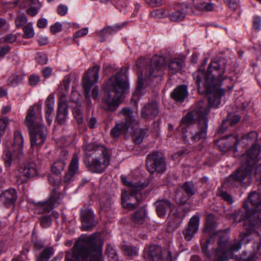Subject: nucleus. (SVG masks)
<instances>
[{
  "label": "nucleus",
  "mask_w": 261,
  "mask_h": 261,
  "mask_svg": "<svg viewBox=\"0 0 261 261\" xmlns=\"http://www.w3.org/2000/svg\"><path fill=\"white\" fill-rule=\"evenodd\" d=\"M258 134L256 132L252 131L244 135L239 138L238 137L230 136L228 140L233 142V145H229L227 147L228 149L233 148L234 153H237L242 147L247 148L249 146L250 148L246 150L240 156L241 166L234 174L230 175L226 180L224 184L233 185L234 182L238 180L243 182L248 177L250 178V172L255 166L258 160L260 150V146L256 143Z\"/></svg>",
  "instance_id": "nucleus-1"
},
{
  "label": "nucleus",
  "mask_w": 261,
  "mask_h": 261,
  "mask_svg": "<svg viewBox=\"0 0 261 261\" xmlns=\"http://www.w3.org/2000/svg\"><path fill=\"white\" fill-rule=\"evenodd\" d=\"M224 71L225 65L223 63L213 61L209 64L206 72L199 69L193 73V77L198 86L199 92L205 94L210 107H218L221 97L224 95V90L220 87V83L225 77L223 76Z\"/></svg>",
  "instance_id": "nucleus-2"
},
{
  "label": "nucleus",
  "mask_w": 261,
  "mask_h": 261,
  "mask_svg": "<svg viewBox=\"0 0 261 261\" xmlns=\"http://www.w3.org/2000/svg\"><path fill=\"white\" fill-rule=\"evenodd\" d=\"M208 109L199 105L197 109L188 113L181 120L177 130L181 132L184 140L196 142L203 138L206 134Z\"/></svg>",
  "instance_id": "nucleus-3"
},
{
  "label": "nucleus",
  "mask_w": 261,
  "mask_h": 261,
  "mask_svg": "<svg viewBox=\"0 0 261 261\" xmlns=\"http://www.w3.org/2000/svg\"><path fill=\"white\" fill-rule=\"evenodd\" d=\"M102 247L96 234L82 235L72 250L67 252L65 261H103Z\"/></svg>",
  "instance_id": "nucleus-4"
},
{
  "label": "nucleus",
  "mask_w": 261,
  "mask_h": 261,
  "mask_svg": "<svg viewBox=\"0 0 261 261\" xmlns=\"http://www.w3.org/2000/svg\"><path fill=\"white\" fill-rule=\"evenodd\" d=\"M250 202L256 207L251 210L249 205L245 203L243 207L235 211L229 218L236 223L244 221V225L247 230L261 227V195L256 192L251 193L248 197Z\"/></svg>",
  "instance_id": "nucleus-5"
},
{
  "label": "nucleus",
  "mask_w": 261,
  "mask_h": 261,
  "mask_svg": "<svg viewBox=\"0 0 261 261\" xmlns=\"http://www.w3.org/2000/svg\"><path fill=\"white\" fill-rule=\"evenodd\" d=\"M125 71L121 70L111 76L103 87L106 94L105 101L111 111H115L123 101L124 94L129 88Z\"/></svg>",
  "instance_id": "nucleus-6"
},
{
  "label": "nucleus",
  "mask_w": 261,
  "mask_h": 261,
  "mask_svg": "<svg viewBox=\"0 0 261 261\" xmlns=\"http://www.w3.org/2000/svg\"><path fill=\"white\" fill-rule=\"evenodd\" d=\"M250 233L249 232L241 233L240 240H236L232 244L229 243V237L226 230L215 233L214 238H217V247L214 254L217 260L224 261L233 257V253L239 251L242 244H248L250 240Z\"/></svg>",
  "instance_id": "nucleus-7"
},
{
  "label": "nucleus",
  "mask_w": 261,
  "mask_h": 261,
  "mask_svg": "<svg viewBox=\"0 0 261 261\" xmlns=\"http://www.w3.org/2000/svg\"><path fill=\"white\" fill-rule=\"evenodd\" d=\"M123 184L126 187L123 190L121 194V204L124 208L134 209L137 203L140 200L138 196L140 195V190L144 187V184L134 183L128 181L125 177L122 176Z\"/></svg>",
  "instance_id": "nucleus-8"
},
{
  "label": "nucleus",
  "mask_w": 261,
  "mask_h": 261,
  "mask_svg": "<svg viewBox=\"0 0 261 261\" xmlns=\"http://www.w3.org/2000/svg\"><path fill=\"white\" fill-rule=\"evenodd\" d=\"M165 62V60L163 57L155 55L153 56L151 60V70L147 74L145 73L144 78H143V73L142 72L140 73L139 71H137L138 81L136 90L133 95L134 98L137 96L143 94V90L145 87L146 83V77H148L149 79H152L153 77L160 76L161 75Z\"/></svg>",
  "instance_id": "nucleus-9"
},
{
  "label": "nucleus",
  "mask_w": 261,
  "mask_h": 261,
  "mask_svg": "<svg viewBox=\"0 0 261 261\" xmlns=\"http://www.w3.org/2000/svg\"><path fill=\"white\" fill-rule=\"evenodd\" d=\"M23 138L19 131L14 133V143L11 148L6 147L3 156L6 168L12 164H17L18 159L22 155Z\"/></svg>",
  "instance_id": "nucleus-10"
},
{
  "label": "nucleus",
  "mask_w": 261,
  "mask_h": 261,
  "mask_svg": "<svg viewBox=\"0 0 261 261\" xmlns=\"http://www.w3.org/2000/svg\"><path fill=\"white\" fill-rule=\"evenodd\" d=\"M118 116L124 118L125 121L117 123L111 131V135L113 138L118 137L120 134L127 132L134 119L133 112L129 108H123L118 113Z\"/></svg>",
  "instance_id": "nucleus-11"
},
{
  "label": "nucleus",
  "mask_w": 261,
  "mask_h": 261,
  "mask_svg": "<svg viewBox=\"0 0 261 261\" xmlns=\"http://www.w3.org/2000/svg\"><path fill=\"white\" fill-rule=\"evenodd\" d=\"M97 150L99 156L93 159L90 165V170L92 172L100 173L103 172L109 165L110 156L105 147H99Z\"/></svg>",
  "instance_id": "nucleus-12"
},
{
  "label": "nucleus",
  "mask_w": 261,
  "mask_h": 261,
  "mask_svg": "<svg viewBox=\"0 0 261 261\" xmlns=\"http://www.w3.org/2000/svg\"><path fill=\"white\" fill-rule=\"evenodd\" d=\"M99 67L95 66L89 69L83 77V86L86 93V98L91 103L90 100V91L92 86L98 82L99 79Z\"/></svg>",
  "instance_id": "nucleus-13"
},
{
  "label": "nucleus",
  "mask_w": 261,
  "mask_h": 261,
  "mask_svg": "<svg viewBox=\"0 0 261 261\" xmlns=\"http://www.w3.org/2000/svg\"><path fill=\"white\" fill-rule=\"evenodd\" d=\"M147 166L151 173L155 171L163 172L165 170V159L161 153L153 152L147 156Z\"/></svg>",
  "instance_id": "nucleus-14"
},
{
  "label": "nucleus",
  "mask_w": 261,
  "mask_h": 261,
  "mask_svg": "<svg viewBox=\"0 0 261 261\" xmlns=\"http://www.w3.org/2000/svg\"><path fill=\"white\" fill-rule=\"evenodd\" d=\"M63 197V195L61 193L55 191L47 201L38 203L35 205L36 211L38 213H48L60 203Z\"/></svg>",
  "instance_id": "nucleus-15"
},
{
  "label": "nucleus",
  "mask_w": 261,
  "mask_h": 261,
  "mask_svg": "<svg viewBox=\"0 0 261 261\" xmlns=\"http://www.w3.org/2000/svg\"><path fill=\"white\" fill-rule=\"evenodd\" d=\"M30 132L32 148L39 146L44 143L47 135V129L44 125L39 126Z\"/></svg>",
  "instance_id": "nucleus-16"
},
{
  "label": "nucleus",
  "mask_w": 261,
  "mask_h": 261,
  "mask_svg": "<svg viewBox=\"0 0 261 261\" xmlns=\"http://www.w3.org/2000/svg\"><path fill=\"white\" fill-rule=\"evenodd\" d=\"M200 223L199 217L195 215L192 216L188 223L187 227L183 230L182 234L186 240H192L198 230Z\"/></svg>",
  "instance_id": "nucleus-17"
},
{
  "label": "nucleus",
  "mask_w": 261,
  "mask_h": 261,
  "mask_svg": "<svg viewBox=\"0 0 261 261\" xmlns=\"http://www.w3.org/2000/svg\"><path fill=\"white\" fill-rule=\"evenodd\" d=\"M35 110H38V112L40 113L41 111V106L37 104L31 107L28 111L27 115L24 120V124L28 127L30 131L31 130V129L37 128L39 126L43 125L39 123L35 117Z\"/></svg>",
  "instance_id": "nucleus-18"
},
{
  "label": "nucleus",
  "mask_w": 261,
  "mask_h": 261,
  "mask_svg": "<svg viewBox=\"0 0 261 261\" xmlns=\"http://www.w3.org/2000/svg\"><path fill=\"white\" fill-rule=\"evenodd\" d=\"M81 218L83 230L89 231L95 225L93 212L90 209H82Z\"/></svg>",
  "instance_id": "nucleus-19"
},
{
  "label": "nucleus",
  "mask_w": 261,
  "mask_h": 261,
  "mask_svg": "<svg viewBox=\"0 0 261 261\" xmlns=\"http://www.w3.org/2000/svg\"><path fill=\"white\" fill-rule=\"evenodd\" d=\"M186 6L182 4L176 5L168 15L169 19L173 22L182 21L186 15Z\"/></svg>",
  "instance_id": "nucleus-20"
},
{
  "label": "nucleus",
  "mask_w": 261,
  "mask_h": 261,
  "mask_svg": "<svg viewBox=\"0 0 261 261\" xmlns=\"http://www.w3.org/2000/svg\"><path fill=\"white\" fill-rule=\"evenodd\" d=\"M67 114L68 111L66 98L65 96H62L59 101L56 118L57 121L59 124H63L65 123Z\"/></svg>",
  "instance_id": "nucleus-21"
},
{
  "label": "nucleus",
  "mask_w": 261,
  "mask_h": 261,
  "mask_svg": "<svg viewBox=\"0 0 261 261\" xmlns=\"http://www.w3.org/2000/svg\"><path fill=\"white\" fill-rule=\"evenodd\" d=\"M159 110L155 102H151L144 106L141 111V116L146 119L155 117L158 114Z\"/></svg>",
  "instance_id": "nucleus-22"
},
{
  "label": "nucleus",
  "mask_w": 261,
  "mask_h": 261,
  "mask_svg": "<svg viewBox=\"0 0 261 261\" xmlns=\"http://www.w3.org/2000/svg\"><path fill=\"white\" fill-rule=\"evenodd\" d=\"M17 198L16 192L13 189L6 190L0 195V201L6 206L13 205Z\"/></svg>",
  "instance_id": "nucleus-23"
},
{
  "label": "nucleus",
  "mask_w": 261,
  "mask_h": 261,
  "mask_svg": "<svg viewBox=\"0 0 261 261\" xmlns=\"http://www.w3.org/2000/svg\"><path fill=\"white\" fill-rule=\"evenodd\" d=\"M79 169V159L76 154H74L69 164L68 172L65 175L64 181H69L77 173Z\"/></svg>",
  "instance_id": "nucleus-24"
},
{
  "label": "nucleus",
  "mask_w": 261,
  "mask_h": 261,
  "mask_svg": "<svg viewBox=\"0 0 261 261\" xmlns=\"http://www.w3.org/2000/svg\"><path fill=\"white\" fill-rule=\"evenodd\" d=\"M182 189L185 192L187 195L184 197H181L180 193H177L176 195V198L179 200V202L181 204H184L187 201L188 197L192 196L195 194V189L192 182H185L183 185Z\"/></svg>",
  "instance_id": "nucleus-25"
},
{
  "label": "nucleus",
  "mask_w": 261,
  "mask_h": 261,
  "mask_svg": "<svg viewBox=\"0 0 261 261\" xmlns=\"http://www.w3.org/2000/svg\"><path fill=\"white\" fill-rule=\"evenodd\" d=\"M22 6H29L30 8L27 10V13L31 16H34L38 13L42 5L38 0H24Z\"/></svg>",
  "instance_id": "nucleus-26"
},
{
  "label": "nucleus",
  "mask_w": 261,
  "mask_h": 261,
  "mask_svg": "<svg viewBox=\"0 0 261 261\" xmlns=\"http://www.w3.org/2000/svg\"><path fill=\"white\" fill-rule=\"evenodd\" d=\"M19 172L20 174L18 175L20 178L24 177L22 181H25L28 178L31 177L36 175L38 173L37 170L34 164L24 165L20 168Z\"/></svg>",
  "instance_id": "nucleus-27"
},
{
  "label": "nucleus",
  "mask_w": 261,
  "mask_h": 261,
  "mask_svg": "<svg viewBox=\"0 0 261 261\" xmlns=\"http://www.w3.org/2000/svg\"><path fill=\"white\" fill-rule=\"evenodd\" d=\"M156 212L160 217H162L166 214L167 210L173 211V207L170 202L167 200H162L156 201L155 203Z\"/></svg>",
  "instance_id": "nucleus-28"
},
{
  "label": "nucleus",
  "mask_w": 261,
  "mask_h": 261,
  "mask_svg": "<svg viewBox=\"0 0 261 261\" xmlns=\"http://www.w3.org/2000/svg\"><path fill=\"white\" fill-rule=\"evenodd\" d=\"M188 95L187 87L186 86L181 85L177 87L172 92V97L177 101L182 102Z\"/></svg>",
  "instance_id": "nucleus-29"
},
{
  "label": "nucleus",
  "mask_w": 261,
  "mask_h": 261,
  "mask_svg": "<svg viewBox=\"0 0 261 261\" xmlns=\"http://www.w3.org/2000/svg\"><path fill=\"white\" fill-rule=\"evenodd\" d=\"M148 255L151 261H159L162 257V248L156 245L150 246L148 250Z\"/></svg>",
  "instance_id": "nucleus-30"
},
{
  "label": "nucleus",
  "mask_w": 261,
  "mask_h": 261,
  "mask_svg": "<svg viewBox=\"0 0 261 261\" xmlns=\"http://www.w3.org/2000/svg\"><path fill=\"white\" fill-rule=\"evenodd\" d=\"M45 105L46 107L45 112L46 120L47 123L49 124H50L52 120L51 115L53 112H54V108L55 105L54 96L53 94H50L49 95H48L45 102Z\"/></svg>",
  "instance_id": "nucleus-31"
},
{
  "label": "nucleus",
  "mask_w": 261,
  "mask_h": 261,
  "mask_svg": "<svg viewBox=\"0 0 261 261\" xmlns=\"http://www.w3.org/2000/svg\"><path fill=\"white\" fill-rule=\"evenodd\" d=\"M132 220L137 225L142 224L146 222V211L145 208H141L133 215Z\"/></svg>",
  "instance_id": "nucleus-32"
},
{
  "label": "nucleus",
  "mask_w": 261,
  "mask_h": 261,
  "mask_svg": "<svg viewBox=\"0 0 261 261\" xmlns=\"http://www.w3.org/2000/svg\"><path fill=\"white\" fill-rule=\"evenodd\" d=\"M184 61L182 59L175 58L171 60L169 65V71L171 74H174L179 71L183 65Z\"/></svg>",
  "instance_id": "nucleus-33"
},
{
  "label": "nucleus",
  "mask_w": 261,
  "mask_h": 261,
  "mask_svg": "<svg viewBox=\"0 0 261 261\" xmlns=\"http://www.w3.org/2000/svg\"><path fill=\"white\" fill-rule=\"evenodd\" d=\"M123 25L122 24H116L113 26L108 27L107 28L100 31L99 32V35L102 37L101 41H103L105 40L103 37L117 32L119 30H120L123 27Z\"/></svg>",
  "instance_id": "nucleus-34"
},
{
  "label": "nucleus",
  "mask_w": 261,
  "mask_h": 261,
  "mask_svg": "<svg viewBox=\"0 0 261 261\" xmlns=\"http://www.w3.org/2000/svg\"><path fill=\"white\" fill-rule=\"evenodd\" d=\"M65 165L66 162L64 160H57L51 167V171L54 174H59L64 170Z\"/></svg>",
  "instance_id": "nucleus-35"
},
{
  "label": "nucleus",
  "mask_w": 261,
  "mask_h": 261,
  "mask_svg": "<svg viewBox=\"0 0 261 261\" xmlns=\"http://www.w3.org/2000/svg\"><path fill=\"white\" fill-rule=\"evenodd\" d=\"M146 135V130L144 129L136 128L133 133V138L136 144L140 143Z\"/></svg>",
  "instance_id": "nucleus-36"
},
{
  "label": "nucleus",
  "mask_w": 261,
  "mask_h": 261,
  "mask_svg": "<svg viewBox=\"0 0 261 261\" xmlns=\"http://www.w3.org/2000/svg\"><path fill=\"white\" fill-rule=\"evenodd\" d=\"M23 37L24 38H31L35 35V31L33 28V24L32 22L27 23L23 28Z\"/></svg>",
  "instance_id": "nucleus-37"
},
{
  "label": "nucleus",
  "mask_w": 261,
  "mask_h": 261,
  "mask_svg": "<svg viewBox=\"0 0 261 261\" xmlns=\"http://www.w3.org/2000/svg\"><path fill=\"white\" fill-rule=\"evenodd\" d=\"M122 248L127 256L133 257L137 255L138 249L136 247L124 245Z\"/></svg>",
  "instance_id": "nucleus-38"
},
{
  "label": "nucleus",
  "mask_w": 261,
  "mask_h": 261,
  "mask_svg": "<svg viewBox=\"0 0 261 261\" xmlns=\"http://www.w3.org/2000/svg\"><path fill=\"white\" fill-rule=\"evenodd\" d=\"M195 7L199 10L210 11L213 9V5L212 4L205 2H199L198 0H194Z\"/></svg>",
  "instance_id": "nucleus-39"
},
{
  "label": "nucleus",
  "mask_w": 261,
  "mask_h": 261,
  "mask_svg": "<svg viewBox=\"0 0 261 261\" xmlns=\"http://www.w3.org/2000/svg\"><path fill=\"white\" fill-rule=\"evenodd\" d=\"M53 254L54 250L53 248H46L41 253L37 261H47Z\"/></svg>",
  "instance_id": "nucleus-40"
},
{
  "label": "nucleus",
  "mask_w": 261,
  "mask_h": 261,
  "mask_svg": "<svg viewBox=\"0 0 261 261\" xmlns=\"http://www.w3.org/2000/svg\"><path fill=\"white\" fill-rule=\"evenodd\" d=\"M73 115L78 123H82L83 121V115L80 108V106L76 104L72 109Z\"/></svg>",
  "instance_id": "nucleus-41"
},
{
  "label": "nucleus",
  "mask_w": 261,
  "mask_h": 261,
  "mask_svg": "<svg viewBox=\"0 0 261 261\" xmlns=\"http://www.w3.org/2000/svg\"><path fill=\"white\" fill-rule=\"evenodd\" d=\"M17 39V36L14 34H7L0 38V43H12L14 42Z\"/></svg>",
  "instance_id": "nucleus-42"
},
{
  "label": "nucleus",
  "mask_w": 261,
  "mask_h": 261,
  "mask_svg": "<svg viewBox=\"0 0 261 261\" xmlns=\"http://www.w3.org/2000/svg\"><path fill=\"white\" fill-rule=\"evenodd\" d=\"M150 15L155 18H162L167 16L166 11L164 9H156L152 11Z\"/></svg>",
  "instance_id": "nucleus-43"
},
{
  "label": "nucleus",
  "mask_w": 261,
  "mask_h": 261,
  "mask_svg": "<svg viewBox=\"0 0 261 261\" xmlns=\"http://www.w3.org/2000/svg\"><path fill=\"white\" fill-rule=\"evenodd\" d=\"M256 257L255 255H247L245 252L242 253L240 256H237L236 259L238 261H255Z\"/></svg>",
  "instance_id": "nucleus-44"
},
{
  "label": "nucleus",
  "mask_w": 261,
  "mask_h": 261,
  "mask_svg": "<svg viewBox=\"0 0 261 261\" xmlns=\"http://www.w3.org/2000/svg\"><path fill=\"white\" fill-rule=\"evenodd\" d=\"M27 22V18L23 14H20L17 16L15 20V23L16 27H20L24 24Z\"/></svg>",
  "instance_id": "nucleus-45"
},
{
  "label": "nucleus",
  "mask_w": 261,
  "mask_h": 261,
  "mask_svg": "<svg viewBox=\"0 0 261 261\" xmlns=\"http://www.w3.org/2000/svg\"><path fill=\"white\" fill-rule=\"evenodd\" d=\"M216 219L215 216L210 214L206 217V227L208 229H211L215 226Z\"/></svg>",
  "instance_id": "nucleus-46"
},
{
  "label": "nucleus",
  "mask_w": 261,
  "mask_h": 261,
  "mask_svg": "<svg viewBox=\"0 0 261 261\" xmlns=\"http://www.w3.org/2000/svg\"><path fill=\"white\" fill-rule=\"evenodd\" d=\"M99 147H105L101 145H97L94 143H91L88 144L85 147V150L87 152L94 151L96 155L98 154V151L97 150V148Z\"/></svg>",
  "instance_id": "nucleus-47"
},
{
  "label": "nucleus",
  "mask_w": 261,
  "mask_h": 261,
  "mask_svg": "<svg viewBox=\"0 0 261 261\" xmlns=\"http://www.w3.org/2000/svg\"><path fill=\"white\" fill-rule=\"evenodd\" d=\"M22 79V76L20 75L14 74L9 77L8 80V84L10 86H14L18 84Z\"/></svg>",
  "instance_id": "nucleus-48"
},
{
  "label": "nucleus",
  "mask_w": 261,
  "mask_h": 261,
  "mask_svg": "<svg viewBox=\"0 0 261 261\" xmlns=\"http://www.w3.org/2000/svg\"><path fill=\"white\" fill-rule=\"evenodd\" d=\"M51 224V220L49 216H43L40 218V225L43 228H47Z\"/></svg>",
  "instance_id": "nucleus-49"
},
{
  "label": "nucleus",
  "mask_w": 261,
  "mask_h": 261,
  "mask_svg": "<svg viewBox=\"0 0 261 261\" xmlns=\"http://www.w3.org/2000/svg\"><path fill=\"white\" fill-rule=\"evenodd\" d=\"M62 25L61 23L59 22H57L50 27V31L52 34H55L61 32L62 31Z\"/></svg>",
  "instance_id": "nucleus-50"
},
{
  "label": "nucleus",
  "mask_w": 261,
  "mask_h": 261,
  "mask_svg": "<svg viewBox=\"0 0 261 261\" xmlns=\"http://www.w3.org/2000/svg\"><path fill=\"white\" fill-rule=\"evenodd\" d=\"M253 27L256 31H259L261 29V17L255 16L254 17Z\"/></svg>",
  "instance_id": "nucleus-51"
},
{
  "label": "nucleus",
  "mask_w": 261,
  "mask_h": 261,
  "mask_svg": "<svg viewBox=\"0 0 261 261\" xmlns=\"http://www.w3.org/2000/svg\"><path fill=\"white\" fill-rule=\"evenodd\" d=\"M107 253L109 261H119L118 256L114 249H112L110 251L108 250Z\"/></svg>",
  "instance_id": "nucleus-52"
},
{
  "label": "nucleus",
  "mask_w": 261,
  "mask_h": 261,
  "mask_svg": "<svg viewBox=\"0 0 261 261\" xmlns=\"http://www.w3.org/2000/svg\"><path fill=\"white\" fill-rule=\"evenodd\" d=\"M241 117L238 115H234L232 117L229 115L227 121H229L230 125L233 126L237 123L240 120Z\"/></svg>",
  "instance_id": "nucleus-53"
},
{
  "label": "nucleus",
  "mask_w": 261,
  "mask_h": 261,
  "mask_svg": "<svg viewBox=\"0 0 261 261\" xmlns=\"http://www.w3.org/2000/svg\"><path fill=\"white\" fill-rule=\"evenodd\" d=\"M254 234L257 236L258 238V240L254 242L253 246L254 252V253L257 254L259 251V247H260V244H261V241L259 238V233L257 232H255L254 233Z\"/></svg>",
  "instance_id": "nucleus-54"
},
{
  "label": "nucleus",
  "mask_w": 261,
  "mask_h": 261,
  "mask_svg": "<svg viewBox=\"0 0 261 261\" xmlns=\"http://www.w3.org/2000/svg\"><path fill=\"white\" fill-rule=\"evenodd\" d=\"M254 175L255 176L256 179L258 182V185H259L261 187V164L256 167Z\"/></svg>",
  "instance_id": "nucleus-55"
},
{
  "label": "nucleus",
  "mask_w": 261,
  "mask_h": 261,
  "mask_svg": "<svg viewBox=\"0 0 261 261\" xmlns=\"http://www.w3.org/2000/svg\"><path fill=\"white\" fill-rule=\"evenodd\" d=\"M88 33V28H84L76 32L74 34V38H79L86 35Z\"/></svg>",
  "instance_id": "nucleus-56"
},
{
  "label": "nucleus",
  "mask_w": 261,
  "mask_h": 261,
  "mask_svg": "<svg viewBox=\"0 0 261 261\" xmlns=\"http://www.w3.org/2000/svg\"><path fill=\"white\" fill-rule=\"evenodd\" d=\"M40 81V77L38 75L32 74L29 78V83L31 86H36Z\"/></svg>",
  "instance_id": "nucleus-57"
},
{
  "label": "nucleus",
  "mask_w": 261,
  "mask_h": 261,
  "mask_svg": "<svg viewBox=\"0 0 261 261\" xmlns=\"http://www.w3.org/2000/svg\"><path fill=\"white\" fill-rule=\"evenodd\" d=\"M219 195L223 199L227 201L228 203H231L233 202L231 196L227 193L225 192H220Z\"/></svg>",
  "instance_id": "nucleus-58"
},
{
  "label": "nucleus",
  "mask_w": 261,
  "mask_h": 261,
  "mask_svg": "<svg viewBox=\"0 0 261 261\" xmlns=\"http://www.w3.org/2000/svg\"><path fill=\"white\" fill-rule=\"evenodd\" d=\"M37 62L40 64H45L47 63V57L44 54H39L36 57Z\"/></svg>",
  "instance_id": "nucleus-59"
},
{
  "label": "nucleus",
  "mask_w": 261,
  "mask_h": 261,
  "mask_svg": "<svg viewBox=\"0 0 261 261\" xmlns=\"http://www.w3.org/2000/svg\"><path fill=\"white\" fill-rule=\"evenodd\" d=\"M68 11V7L64 5H60L57 8L58 13L61 15H65Z\"/></svg>",
  "instance_id": "nucleus-60"
},
{
  "label": "nucleus",
  "mask_w": 261,
  "mask_h": 261,
  "mask_svg": "<svg viewBox=\"0 0 261 261\" xmlns=\"http://www.w3.org/2000/svg\"><path fill=\"white\" fill-rule=\"evenodd\" d=\"M151 7H159L163 4V0H146Z\"/></svg>",
  "instance_id": "nucleus-61"
},
{
  "label": "nucleus",
  "mask_w": 261,
  "mask_h": 261,
  "mask_svg": "<svg viewBox=\"0 0 261 261\" xmlns=\"http://www.w3.org/2000/svg\"><path fill=\"white\" fill-rule=\"evenodd\" d=\"M47 23V20L46 18H41L38 20L37 26L40 29H43L46 27Z\"/></svg>",
  "instance_id": "nucleus-62"
},
{
  "label": "nucleus",
  "mask_w": 261,
  "mask_h": 261,
  "mask_svg": "<svg viewBox=\"0 0 261 261\" xmlns=\"http://www.w3.org/2000/svg\"><path fill=\"white\" fill-rule=\"evenodd\" d=\"M37 41L40 45L43 46L46 45L48 43V39L47 37L40 36L37 39Z\"/></svg>",
  "instance_id": "nucleus-63"
},
{
  "label": "nucleus",
  "mask_w": 261,
  "mask_h": 261,
  "mask_svg": "<svg viewBox=\"0 0 261 261\" xmlns=\"http://www.w3.org/2000/svg\"><path fill=\"white\" fill-rule=\"evenodd\" d=\"M8 29V23L7 21L3 18H0V30H5Z\"/></svg>",
  "instance_id": "nucleus-64"
}]
</instances>
